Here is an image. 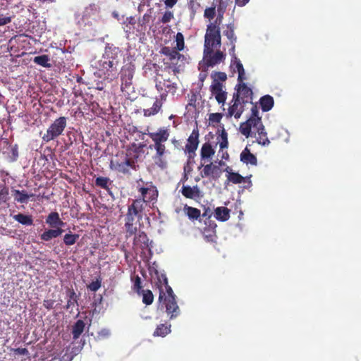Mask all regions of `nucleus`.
Segmentation results:
<instances>
[{"instance_id": "nucleus-5", "label": "nucleus", "mask_w": 361, "mask_h": 361, "mask_svg": "<svg viewBox=\"0 0 361 361\" xmlns=\"http://www.w3.org/2000/svg\"><path fill=\"white\" fill-rule=\"evenodd\" d=\"M67 126V118L61 116L56 118L48 128L47 132L42 136V140L49 142L54 140L61 135Z\"/></svg>"}, {"instance_id": "nucleus-49", "label": "nucleus", "mask_w": 361, "mask_h": 361, "mask_svg": "<svg viewBox=\"0 0 361 361\" xmlns=\"http://www.w3.org/2000/svg\"><path fill=\"white\" fill-rule=\"evenodd\" d=\"M216 15V6L214 5L211 7H208L204 10V17L208 19L209 21L212 20Z\"/></svg>"}, {"instance_id": "nucleus-27", "label": "nucleus", "mask_w": 361, "mask_h": 361, "mask_svg": "<svg viewBox=\"0 0 361 361\" xmlns=\"http://www.w3.org/2000/svg\"><path fill=\"white\" fill-rule=\"evenodd\" d=\"M183 212L191 221L197 220L201 216V212L199 209L188 206V204L184 205Z\"/></svg>"}, {"instance_id": "nucleus-56", "label": "nucleus", "mask_w": 361, "mask_h": 361, "mask_svg": "<svg viewBox=\"0 0 361 361\" xmlns=\"http://www.w3.org/2000/svg\"><path fill=\"white\" fill-rule=\"evenodd\" d=\"M224 13H217V16L214 22H211L209 25H214L217 27H220V25L222 23Z\"/></svg>"}, {"instance_id": "nucleus-9", "label": "nucleus", "mask_w": 361, "mask_h": 361, "mask_svg": "<svg viewBox=\"0 0 361 361\" xmlns=\"http://www.w3.org/2000/svg\"><path fill=\"white\" fill-rule=\"evenodd\" d=\"M236 92L233 94V99H236L241 103L246 104L247 103H251L252 99V90L248 87L245 83L243 82H238L235 86Z\"/></svg>"}, {"instance_id": "nucleus-30", "label": "nucleus", "mask_w": 361, "mask_h": 361, "mask_svg": "<svg viewBox=\"0 0 361 361\" xmlns=\"http://www.w3.org/2000/svg\"><path fill=\"white\" fill-rule=\"evenodd\" d=\"M215 218L220 221H226L230 218V209L225 207H219L214 211Z\"/></svg>"}, {"instance_id": "nucleus-25", "label": "nucleus", "mask_w": 361, "mask_h": 361, "mask_svg": "<svg viewBox=\"0 0 361 361\" xmlns=\"http://www.w3.org/2000/svg\"><path fill=\"white\" fill-rule=\"evenodd\" d=\"M231 68H233L234 71L235 70L238 71V82H243L245 79L243 66L238 57H234V59H231Z\"/></svg>"}, {"instance_id": "nucleus-58", "label": "nucleus", "mask_w": 361, "mask_h": 361, "mask_svg": "<svg viewBox=\"0 0 361 361\" xmlns=\"http://www.w3.org/2000/svg\"><path fill=\"white\" fill-rule=\"evenodd\" d=\"M55 300L53 299H46L43 301V306L48 310L54 308Z\"/></svg>"}, {"instance_id": "nucleus-41", "label": "nucleus", "mask_w": 361, "mask_h": 361, "mask_svg": "<svg viewBox=\"0 0 361 361\" xmlns=\"http://www.w3.org/2000/svg\"><path fill=\"white\" fill-rule=\"evenodd\" d=\"M226 178L228 182H231L233 184L241 183L245 180L243 176L235 172H228V174H226Z\"/></svg>"}, {"instance_id": "nucleus-60", "label": "nucleus", "mask_w": 361, "mask_h": 361, "mask_svg": "<svg viewBox=\"0 0 361 361\" xmlns=\"http://www.w3.org/2000/svg\"><path fill=\"white\" fill-rule=\"evenodd\" d=\"M150 18H151V15L149 13H145L142 16V19H140L139 20L140 25L142 27L143 25H145V24H147L149 22Z\"/></svg>"}, {"instance_id": "nucleus-7", "label": "nucleus", "mask_w": 361, "mask_h": 361, "mask_svg": "<svg viewBox=\"0 0 361 361\" xmlns=\"http://www.w3.org/2000/svg\"><path fill=\"white\" fill-rule=\"evenodd\" d=\"M262 123V118L259 116L257 106V105H252L251 109V116L245 122L240 124V131L243 135L248 137L251 135L252 127L257 126Z\"/></svg>"}, {"instance_id": "nucleus-17", "label": "nucleus", "mask_w": 361, "mask_h": 361, "mask_svg": "<svg viewBox=\"0 0 361 361\" xmlns=\"http://www.w3.org/2000/svg\"><path fill=\"white\" fill-rule=\"evenodd\" d=\"M154 274L157 279V284L159 288V300L161 302L164 296L165 295V293L162 290V286H164L166 288V291L167 292V288L171 287L168 283V279L164 274H160L157 269L154 270Z\"/></svg>"}, {"instance_id": "nucleus-6", "label": "nucleus", "mask_w": 361, "mask_h": 361, "mask_svg": "<svg viewBox=\"0 0 361 361\" xmlns=\"http://www.w3.org/2000/svg\"><path fill=\"white\" fill-rule=\"evenodd\" d=\"M161 301H163L166 312L171 319L176 318L180 314V309L176 302V295L173 293L171 287L167 288L166 295L165 294Z\"/></svg>"}, {"instance_id": "nucleus-12", "label": "nucleus", "mask_w": 361, "mask_h": 361, "mask_svg": "<svg viewBox=\"0 0 361 361\" xmlns=\"http://www.w3.org/2000/svg\"><path fill=\"white\" fill-rule=\"evenodd\" d=\"M111 168L119 173L128 174L130 173V169L136 170V164L133 159L126 157L122 162H114L111 161Z\"/></svg>"}, {"instance_id": "nucleus-15", "label": "nucleus", "mask_w": 361, "mask_h": 361, "mask_svg": "<svg viewBox=\"0 0 361 361\" xmlns=\"http://www.w3.org/2000/svg\"><path fill=\"white\" fill-rule=\"evenodd\" d=\"M204 54L207 66L211 67L220 63L226 57V55L221 51H216L212 54L204 53Z\"/></svg>"}, {"instance_id": "nucleus-62", "label": "nucleus", "mask_w": 361, "mask_h": 361, "mask_svg": "<svg viewBox=\"0 0 361 361\" xmlns=\"http://www.w3.org/2000/svg\"><path fill=\"white\" fill-rule=\"evenodd\" d=\"M14 352L18 355H25L28 354V350L25 348H18L14 349Z\"/></svg>"}, {"instance_id": "nucleus-1", "label": "nucleus", "mask_w": 361, "mask_h": 361, "mask_svg": "<svg viewBox=\"0 0 361 361\" xmlns=\"http://www.w3.org/2000/svg\"><path fill=\"white\" fill-rule=\"evenodd\" d=\"M144 209L143 200H133L128 206L124 224L127 237L132 236L137 232V224L140 226V221L142 219Z\"/></svg>"}, {"instance_id": "nucleus-24", "label": "nucleus", "mask_w": 361, "mask_h": 361, "mask_svg": "<svg viewBox=\"0 0 361 361\" xmlns=\"http://www.w3.org/2000/svg\"><path fill=\"white\" fill-rule=\"evenodd\" d=\"M63 232L62 228H57L54 229H48L44 231L40 234L39 238L43 241H49L53 238L60 236Z\"/></svg>"}, {"instance_id": "nucleus-22", "label": "nucleus", "mask_w": 361, "mask_h": 361, "mask_svg": "<svg viewBox=\"0 0 361 361\" xmlns=\"http://www.w3.org/2000/svg\"><path fill=\"white\" fill-rule=\"evenodd\" d=\"M180 192L185 197L188 199H195L200 197V190L197 185L193 187L183 185L180 190Z\"/></svg>"}, {"instance_id": "nucleus-53", "label": "nucleus", "mask_w": 361, "mask_h": 361, "mask_svg": "<svg viewBox=\"0 0 361 361\" xmlns=\"http://www.w3.org/2000/svg\"><path fill=\"white\" fill-rule=\"evenodd\" d=\"M110 336V331L109 329H102L97 333V338L98 340H103L107 338Z\"/></svg>"}, {"instance_id": "nucleus-36", "label": "nucleus", "mask_w": 361, "mask_h": 361, "mask_svg": "<svg viewBox=\"0 0 361 361\" xmlns=\"http://www.w3.org/2000/svg\"><path fill=\"white\" fill-rule=\"evenodd\" d=\"M13 218L23 225L31 226L33 224V219L30 215H25L24 214L19 213L13 216Z\"/></svg>"}, {"instance_id": "nucleus-11", "label": "nucleus", "mask_w": 361, "mask_h": 361, "mask_svg": "<svg viewBox=\"0 0 361 361\" xmlns=\"http://www.w3.org/2000/svg\"><path fill=\"white\" fill-rule=\"evenodd\" d=\"M199 133L197 130H193L189 137L188 142L185 147V152L188 154V158L191 160L195 156V152L199 145Z\"/></svg>"}, {"instance_id": "nucleus-32", "label": "nucleus", "mask_w": 361, "mask_h": 361, "mask_svg": "<svg viewBox=\"0 0 361 361\" xmlns=\"http://www.w3.org/2000/svg\"><path fill=\"white\" fill-rule=\"evenodd\" d=\"M214 153L215 151L209 142H205L202 145L200 152L202 160L211 158Z\"/></svg>"}, {"instance_id": "nucleus-40", "label": "nucleus", "mask_w": 361, "mask_h": 361, "mask_svg": "<svg viewBox=\"0 0 361 361\" xmlns=\"http://www.w3.org/2000/svg\"><path fill=\"white\" fill-rule=\"evenodd\" d=\"M163 85H164L165 94L171 93L174 94L178 89L176 82H172L170 79H163Z\"/></svg>"}, {"instance_id": "nucleus-8", "label": "nucleus", "mask_w": 361, "mask_h": 361, "mask_svg": "<svg viewBox=\"0 0 361 361\" xmlns=\"http://www.w3.org/2000/svg\"><path fill=\"white\" fill-rule=\"evenodd\" d=\"M134 76V70L133 68L128 66L123 68L121 70V91L127 94H130L133 92L134 87L133 86V78Z\"/></svg>"}, {"instance_id": "nucleus-19", "label": "nucleus", "mask_w": 361, "mask_h": 361, "mask_svg": "<svg viewBox=\"0 0 361 361\" xmlns=\"http://www.w3.org/2000/svg\"><path fill=\"white\" fill-rule=\"evenodd\" d=\"M233 104L228 108L227 117L234 116L235 118H239L243 111L245 104L241 103L240 101L238 102L236 99H233Z\"/></svg>"}, {"instance_id": "nucleus-31", "label": "nucleus", "mask_w": 361, "mask_h": 361, "mask_svg": "<svg viewBox=\"0 0 361 361\" xmlns=\"http://www.w3.org/2000/svg\"><path fill=\"white\" fill-rule=\"evenodd\" d=\"M13 195L14 200L19 203H27L30 197H33L34 194H27L25 190H13Z\"/></svg>"}, {"instance_id": "nucleus-13", "label": "nucleus", "mask_w": 361, "mask_h": 361, "mask_svg": "<svg viewBox=\"0 0 361 361\" xmlns=\"http://www.w3.org/2000/svg\"><path fill=\"white\" fill-rule=\"evenodd\" d=\"M203 167L202 171L200 172V176L202 178H212L213 180H218L221 176L222 171L219 166L213 164L212 163L204 165L201 164L199 167L200 169Z\"/></svg>"}, {"instance_id": "nucleus-63", "label": "nucleus", "mask_w": 361, "mask_h": 361, "mask_svg": "<svg viewBox=\"0 0 361 361\" xmlns=\"http://www.w3.org/2000/svg\"><path fill=\"white\" fill-rule=\"evenodd\" d=\"M178 2V0H164V4L166 8H173Z\"/></svg>"}, {"instance_id": "nucleus-28", "label": "nucleus", "mask_w": 361, "mask_h": 361, "mask_svg": "<svg viewBox=\"0 0 361 361\" xmlns=\"http://www.w3.org/2000/svg\"><path fill=\"white\" fill-rule=\"evenodd\" d=\"M85 328V324L83 320L78 319L73 326H72V335L73 338L74 340H77L80 338L81 334L83 333Z\"/></svg>"}, {"instance_id": "nucleus-54", "label": "nucleus", "mask_w": 361, "mask_h": 361, "mask_svg": "<svg viewBox=\"0 0 361 361\" xmlns=\"http://www.w3.org/2000/svg\"><path fill=\"white\" fill-rule=\"evenodd\" d=\"M227 1H228V0H220L219 1V3L217 6V9H216L217 13H225L226 9L228 6Z\"/></svg>"}, {"instance_id": "nucleus-57", "label": "nucleus", "mask_w": 361, "mask_h": 361, "mask_svg": "<svg viewBox=\"0 0 361 361\" xmlns=\"http://www.w3.org/2000/svg\"><path fill=\"white\" fill-rule=\"evenodd\" d=\"M11 16H4L0 13V26L7 25L11 22Z\"/></svg>"}, {"instance_id": "nucleus-44", "label": "nucleus", "mask_w": 361, "mask_h": 361, "mask_svg": "<svg viewBox=\"0 0 361 361\" xmlns=\"http://www.w3.org/2000/svg\"><path fill=\"white\" fill-rule=\"evenodd\" d=\"M131 279L133 282V290L135 292H136L138 295H141L142 286L140 277L138 275H137L134 277H132Z\"/></svg>"}, {"instance_id": "nucleus-2", "label": "nucleus", "mask_w": 361, "mask_h": 361, "mask_svg": "<svg viewBox=\"0 0 361 361\" xmlns=\"http://www.w3.org/2000/svg\"><path fill=\"white\" fill-rule=\"evenodd\" d=\"M120 49L114 46L107 45L102 59L99 61V68L108 76H115L117 73L118 54Z\"/></svg>"}, {"instance_id": "nucleus-16", "label": "nucleus", "mask_w": 361, "mask_h": 361, "mask_svg": "<svg viewBox=\"0 0 361 361\" xmlns=\"http://www.w3.org/2000/svg\"><path fill=\"white\" fill-rule=\"evenodd\" d=\"M252 128H254L257 133V142L259 145L268 146L270 144V140L268 138L267 133L265 131L263 123L253 126Z\"/></svg>"}, {"instance_id": "nucleus-61", "label": "nucleus", "mask_w": 361, "mask_h": 361, "mask_svg": "<svg viewBox=\"0 0 361 361\" xmlns=\"http://www.w3.org/2000/svg\"><path fill=\"white\" fill-rule=\"evenodd\" d=\"M155 87L158 92H162L163 90H165L164 85H163V80H159L158 79H155Z\"/></svg>"}, {"instance_id": "nucleus-38", "label": "nucleus", "mask_w": 361, "mask_h": 361, "mask_svg": "<svg viewBox=\"0 0 361 361\" xmlns=\"http://www.w3.org/2000/svg\"><path fill=\"white\" fill-rule=\"evenodd\" d=\"M111 181L108 177L99 176L95 179L94 184L97 187L109 191V185H111Z\"/></svg>"}, {"instance_id": "nucleus-21", "label": "nucleus", "mask_w": 361, "mask_h": 361, "mask_svg": "<svg viewBox=\"0 0 361 361\" xmlns=\"http://www.w3.org/2000/svg\"><path fill=\"white\" fill-rule=\"evenodd\" d=\"M180 51L177 50L176 48H171L170 47H163L160 50V54L168 57L169 60L173 63V61L180 59L183 56L179 53Z\"/></svg>"}, {"instance_id": "nucleus-52", "label": "nucleus", "mask_w": 361, "mask_h": 361, "mask_svg": "<svg viewBox=\"0 0 361 361\" xmlns=\"http://www.w3.org/2000/svg\"><path fill=\"white\" fill-rule=\"evenodd\" d=\"M101 280L97 279L94 281L91 282L89 285H87V288L93 292L97 291L101 287Z\"/></svg>"}, {"instance_id": "nucleus-26", "label": "nucleus", "mask_w": 361, "mask_h": 361, "mask_svg": "<svg viewBox=\"0 0 361 361\" xmlns=\"http://www.w3.org/2000/svg\"><path fill=\"white\" fill-rule=\"evenodd\" d=\"M240 161L246 164L256 166L257 159L255 155L250 152V150L246 147L240 154Z\"/></svg>"}, {"instance_id": "nucleus-37", "label": "nucleus", "mask_w": 361, "mask_h": 361, "mask_svg": "<svg viewBox=\"0 0 361 361\" xmlns=\"http://www.w3.org/2000/svg\"><path fill=\"white\" fill-rule=\"evenodd\" d=\"M171 332V325L166 324H161L157 326L155 331H154V336H161L164 337Z\"/></svg>"}, {"instance_id": "nucleus-3", "label": "nucleus", "mask_w": 361, "mask_h": 361, "mask_svg": "<svg viewBox=\"0 0 361 361\" xmlns=\"http://www.w3.org/2000/svg\"><path fill=\"white\" fill-rule=\"evenodd\" d=\"M221 44L220 27L214 25L207 26L204 36V53L212 54L216 48H219Z\"/></svg>"}, {"instance_id": "nucleus-33", "label": "nucleus", "mask_w": 361, "mask_h": 361, "mask_svg": "<svg viewBox=\"0 0 361 361\" xmlns=\"http://www.w3.org/2000/svg\"><path fill=\"white\" fill-rule=\"evenodd\" d=\"M135 23L136 20L133 16L126 18V20L123 22V30L128 36L135 32Z\"/></svg>"}, {"instance_id": "nucleus-18", "label": "nucleus", "mask_w": 361, "mask_h": 361, "mask_svg": "<svg viewBox=\"0 0 361 361\" xmlns=\"http://www.w3.org/2000/svg\"><path fill=\"white\" fill-rule=\"evenodd\" d=\"M99 7L95 4H91L87 6L82 13L83 21L89 22L90 19L94 20L99 16Z\"/></svg>"}, {"instance_id": "nucleus-45", "label": "nucleus", "mask_w": 361, "mask_h": 361, "mask_svg": "<svg viewBox=\"0 0 361 361\" xmlns=\"http://www.w3.org/2000/svg\"><path fill=\"white\" fill-rule=\"evenodd\" d=\"M9 190L8 188L5 185L0 186V204L6 203L9 200Z\"/></svg>"}, {"instance_id": "nucleus-39", "label": "nucleus", "mask_w": 361, "mask_h": 361, "mask_svg": "<svg viewBox=\"0 0 361 361\" xmlns=\"http://www.w3.org/2000/svg\"><path fill=\"white\" fill-rule=\"evenodd\" d=\"M49 57L48 55L44 54L35 56L33 59V62L44 68H50L51 66L49 63Z\"/></svg>"}, {"instance_id": "nucleus-35", "label": "nucleus", "mask_w": 361, "mask_h": 361, "mask_svg": "<svg viewBox=\"0 0 361 361\" xmlns=\"http://www.w3.org/2000/svg\"><path fill=\"white\" fill-rule=\"evenodd\" d=\"M235 28L234 23H230L226 25V29L223 31L224 35L228 38L230 42H236L237 41V37L234 33Z\"/></svg>"}, {"instance_id": "nucleus-23", "label": "nucleus", "mask_w": 361, "mask_h": 361, "mask_svg": "<svg viewBox=\"0 0 361 361\" xmlns=\"http://www.w3.org/2000/svg\"><path fill=\"white\" fill-rule=\"evenodd\" d=\"M46 224L53 228H61L64 225L58 212H51L46 219Z\"/></svg>"}, {"instance_id": "nucleus-43", "label": "nucleus", "mask_w": 361, "mask_h": 361, "mask_svg": "<svg viewBox=\"0 0 361 361\" xmlns=\"http://www.w3.org/2000/svg\"><path fill=\"white\" fill-rule=\"evenodd\" d=\"M142 295V302L146 305H151L154 301V295L150 290H142L141 291Z\"/></svg>"}, {"instance_id": "nucleus-55", "label": "nucleus", "mask_w": 361, "mask_h": 361, "mask_svg": "<svg viewBox=\"0 0 361 361\" xmlns=\"http://www.w3.org/2000/svg\"><path fill=\"white\" fill-rule=\"evenodd\" d=\"M226 94L225 91H222L221 92L214 94V96L219 104H224L226 100Z\"/></svg>"}, {"instance_id": "nucleus-59", "label": "nucleus", "mask_w": 361, "mask_h": 361, "mask_svg": "<svg viewBox=\"0 0 361 361\" xmlns=\"http://www.w3.org/2000/svg\"><path fill=\"white\" fill-rule=\"evenodd\" d=\"M200 4L195 0H189L188 1L189 8L192 11L193 13H195L196 10L198 7H200Z\"/></svg>"}, {"instance_id": "nucleus-4", "label": "nucleus", "mask_w": 361, "mask_h": 361, "mask_svg": "<svg viewBox=\"0 0 361 361\" xmlns=\"http://www.w3.org/2000/svg\"><path fill=\"white\" fill-rule=\"evenodd\" d=\"M147 135L154 142L156 156L163 157L166 152L164 142L168 140L170 135L169 129L166 128H159L157 132L148 133Z\"/></svg>"}, {"instance_id": "nucleus-20", "label": "nucleus", "mask_w": 361, "mask_h": 361, "mask_svg": "<svg viewBox=\"0 0 361 361\" xmlns=\"http://www.w3.org/2000/svg\"><path fill=\"white\" fill-rule=\"evenodd\" d=\"M138 191L141 193L142 197L137 200H143L144 204L154 200L157 197V190L154 188L141 187Z\"/></svg>"}, {"instance_id": "nucleus-47", "label": "nucleus", "mask_w": 361, "mask_h": 361, "mask_svg": "<svg viewBox=\"0 0 361 361\" xmlns=\"http://www.w3.org/2000/svg\"><path fill=\"white\" fill-rule=\"evenodd\" d=\"M176 48L178 51H183L185 47L184 36L181 32H178L176 35Z\"/></svg>"}, {"instance_id": "nucleus-29", "label": "nucleus", "mask_w": 361, "mask_h": 361, "mask_svg": "<svg viewBox=\"0 0 361 361\" xmlns=\"http://www.w3.org/2000/svg\"><path fill=\"white\" fill-rule=\"evenodd\" d=\"M259 104L263 111H269L274 106V98L269 94L264 95L260 98Z\"/></svg>"}, {"instance_id": "nucleus-14", "label": "nucleus", "mask_w": 361, "mask_h": 361, "mask_svg": "<svg viewBox=\"0 0 361 361\" xmlns=\"http://www.w3.org/2000/svg\"><path fill=\"white\" fill-rule=\"evenodd\" d=\"M166 99V94L161 93L160 98H157L152 107L143 110V114L146 117H149L157 114L161 109L163 101Z\"/></svg>"}, {"instance_id": "nucleus-48", "label": "nucleus", "mask_w": 361, "mask_h": 361, "mask_svg": "<svg viewBox=\"0 0 361 361\" xmlns=\"http://www.w3.org/2000/svg\"><path fill=\"white\" fill-rule=\"evenodd\" d=\"M221 137V142L219 144L220 149H223L224 148H227L228 146V134L226 132L224 127H222L221 133L220 135Z\"/></svg>"}, {"instance_id": "nucleus-64", "label": "nucleus", "mask_w": 361, "mask_h": 361, "mask_svg": "<svg viewBox=\"0 0 361 361\" xmlns=\"http://www.w3.org/2000/svg\"><path fill=\"white\" fill-rule=\"evenodd\" d=\"M216 76H217V80L218 81H225L226 79H227V76H226V74L224 72H218L216 73Z\"/></svg>"}, {"instance_id": "nucleus-42", "label": "nucleus", "mask_w": 361, "mask_h": 361, "mask_svg": "<svg viewBox=\"0 0 361 361\" xmlns=\"http://www.w3.org/2000/svg\"><path fill=\"white\" fill-rule=\"evenodd\" d=\"M79 237L80 235L78 234H73L70 231L64 235L63 243L67 246H71L77 242Z\"/></svg>"}, {"instance_id": "nucleus-51", "label": "nucleus", "mask_w": 361, "mask_h": 361, "mask_svg": "<svg viewBox=\"0 0 361 361\" xmlns=\"http://www.w3.org/2000/svg\"><path fill=\"white\" fill-rule=\"evenodd\" d=\"M174 15L173 13L171 11H166L159 21L164 24L169 23L172 19H173Z\"/></svg>"}, {"instance_id": "nucleus-46", "label": "nucleus", "mask_w": 361, "mask_h": 361, "mask_svg": "<svg viewBox=\"0 0 361 361\" xmlns=\"http://www.w3.org/2000/svg\"><path fill=\"white\" fill-rule=\"evenodd\" d=\"M210 91L213 95L221 92L224 91L222 84L217 80L214 79L210 86Z\"/></svg>"}, {"instance_id": "nucleus-50", "label": "nucleus", "mask_w": 361, "mask_h": 361, "mask_svg": "<svg viewBox=\"0 0 361 361\" xmlns=\"http://www.w3.org/2000/svg\"><path fill=\"white\" fill-rule=\"evenodd\" d=\"M222 114L221 113H212L209 116V121L210 124L214 126L215 124L219 123L222 118Z\"/></svg>"}, {"instance_id": "nucleus-10", "label": "nucleus", "mask_w": 361, "mask_h": 361, "mask_svg": "<svg viewBox=\"0 0 361 361\" xmlns=\"http://www.w3.org/2000/svg\"><path fill=\"white\" fill-rule=\"evenodd\" d=\"M133 247L135 250H141L142 254H145L146 251L152 253V241L144 231H139L137 234H134Z\"/></svg>"}, {"instance_id": "nucleus-34", "label": "nucleus", "mask_w": 361, "mask_h": 361, "mask_svg": "<svg viewBox=\"0 0 361 361\" xmlns=\"http://www.w3.org/2000/svg\"><path fill=\"white\" fill-rule=\"evenodd\" d=\"M67 297L68 298L66 308L70 309L75 305H78V295H76L75 292L73 288H68L66 291Z\"/></svg>"}]
</instances>
